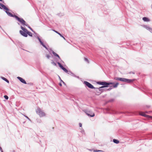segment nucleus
I'll return each mask as SVG.
<instances>
[{
	"label": "nucleus",
	"instance_id": "nucleus-27",
	"mask_svg": "<svg viewBox=\"0 0 152 152\" xmlns=\"http://www.w3.org/2000/svg\"><path fill=\"white\" fill-rule=\"evenodd\" d=\"M79 126L80 127H81L82 126V124L81 123H80L79 124Z\"/></svg>",
	"mask_w": 152,
	"mask_h": 152
},
{
	"label": "nucleus",
	"instance_id": "nucleus-40",
	"mask_svg": "<svg viewBox=\"0 0 152 152\" xmlns=\"http://www.w3.org/2000/svg\"><path fill=\"white\" fill-rule=\"evenodd\" d=\"M101 88H100V91H101Z\"/></svg>",
	"mask_w": 152,
	"mask_h": 152
},
{
	"label": "nucleus",
	"instance_id": "nucleus-35",
	"mask_svg": "<svg viewBox=\"0 0 152 152\" xmlns=\"http://www.w3.org/2000/svg\"><path fill=\"white\" fill-rule=\"evenodd\" d=\"M136 80V79L134 78V79H133L134 82L135 80Z\"/></svg>",
	"mask_w": 152,
	"mask_h": 152
},
{
	"label": "nucleus",
	"instance_id": "nucleus-33",
	"mask_svg": "<svg viewBox=\"0 0 152 152\" xmlns=\"http://www.w3.org/2000/svg\"><path fill=\"white\" fill-rule=\"evenodd\" d=\"M145 112L146 113H149V112H148L147 111H146Z\"/></svg>",
	"mask_w": 152,
	"mask_h": 152
},
{
	"label": "nucleus",
	"instance_id": "nucleus-25",
	"mask_svg": "<svg viewBox=\"0 0 152 152\" xmlns=\"http://www.w3.org/2000/svg\"><path fill=\"white\" fill-rule=\"evenodd\" d=\"M100 151V150H96V151H94V152H99V151Z\"/></svg>",
	"mask_w": 152,
	"mask_h": 152
},
{
	"label": "nucleus",
	"instance_id": "nucleus-18",
	"mask_svg": "<svg viewBox=\"0 0 152 152\" xmlns=\"http://www.w3.org/2000/svg\"><path fill=\"white\" fill-rule=\"evenodd\" d=\"M12 17L15 18L18 20L19 19V18L18 16L15 15H13V16H12Z\"/></svg>",
	"mask_w": 152,
	"mask_h": 152
},
{
	"label": "nucleus",
	"instance_id": "nucleus-7",
	"mask_svg": "<svg viewBox=\"0 0 152 152\" xmlns=\"http://www.w3.org/2000/svg\"><path fill=\"white\" fill-rule=\"evenodd\" d=\"M143 27L152 33V28L147 25H145Z\"/></svg>",
	"mask_w": 152,
	"mask_h": 152
},
{
	"label": "nucleus",
	"instance_id": "nucleus-38",
	"mask_svg": "<svg viewBox=\"0 0 152 152\" xmlns=\"http://www.w3.org/2000/svg\"><path fill=\"white\" fill-rule=\"evenodd\" d=\"M133 114H134V112Z\"/></svg>",
	"mask_w": 152,
	"mask_h": 152
},
{
	"label": "nucleus",
	"instance_id": "nucleus-36",
	"mask_svg": "<svg viewBox=\"0 0 152 152\" xmlns=\"http://www.w3.org/2000/svg\"><path fill=\"white\" fill-rule=\"evenodd\" d=\"M59 85H60L61 86H62V85H61V83H60Z\"/></svg>",
	"mask_w": 152,
	"mask_h": 152
},
{
	"label": "nucleus",
	"instance_id": "nucleus-3",
	"mask_svg": "<svg viewBox=\"0 0 152 152\" xmlns=\"http://www.w3.org/2000/svg\"><path fill=\"white\" fill-rule=\"evenodd\" d=\"M36 112L40 117H43L45 115V113L42 111L39 108H37L36 110Z\"/></svg>",
	"mask_w": 152,
	"mask_h": 152
},
{
	"label": "nucleus",
	"instance_id": "nucleus-39",
	"mask_svg": "<svg viewBox=\"0 0 152 152\" xmlns=\"http://www.w3.org/2000/svg\"><path fill=\"white\" fill-rule=\"evenodd\" d=\"M2 0H0V1H2Z\"/></svg>",
	"mask_w": 152,
	"mask_h": 152
},
{
	"label": "nucleus",
	"instance_id": "nucleus-19",
	"mask_svg": "<svg viewBox=\"0 0 152 152\" xmlns=\"http://www.w3.org/2000/svg\"><path fill=\"white\" fill-rule=\"evenodd\" d=\"M28 34L29 36L32 37V34L31 32L28 31L27 33V35Z\"/></svg>",
	"mask_w": 152,
	"mask_h": 152
},
{
	"label": "nucleus",
	"instance_id": "nucleus-32",
	"mask_svg": "<svg viewBox=\"0 0 152 152\" xmlns=\"http://www.w3.org/2000/svg\"><path fill=\"white\" fill-rule=\"evenodd\" d=\"M146 107L147 108H149L150 107V106H148V105H147L146 106Z\"/></svg>",
	"mask_w": 152,
	"mask_h": 152
},
{
	"label": "nucleus",
	"instance_id": "nucleus-6",
	"mask_svg": "<svg viewBox=\"0 0 152 152\" xmlns=\"http://www.w3.org/2000/svg\"><path fill=\"white\" fill-rule=\"evenodd\" d=\"M86 114L90 117H94L95 116L94 113L92 111H87L85 112Z\"/></svg>",
	"mask_w": 152,
	"mask_h": 152
},
{
	"label": "nucleus",
	"instance_id": "nucleus-13",
	"mask_svg": "<svg viewBox=\"0 0 152 152\" xmlns=\"http://www.w3.org/2000/svg\"><path fill=\"white\" fill-rule=\"evenodd\" d=\"M18 20L20 21L23 24L26 25V22L23 19L19 18V19H18Z\"/></svg>",
	"mask_w": 152,
	"mask_h": 152
},
{
	"label": "nucleus",
	"instance_id": "nucleus-26",
	"mask_svg": "<svg viewBox=\"0 0 152 152\" xmlns=\"http://www.w3.org/2000/svg\"><path fill=\"white\" fill-rule=\"evenodd\" d=\"M53 31H54V32H56V33H57V34H58L59 33L58 32V31H57L55 30H53Z\"/></svg>",
	"mask_w": 152,
	"mask_h": 152
},
{
	"label": "nucleus",
	"instance_id": "nucleus-14",
	"mask_svg": "<svg viewBox=\"0 0 152 152\" xmlns=\"http://www.w3.org/2000/svg\"><path fill=\"white\" fill-rule=\"evenodd\" d=\"M21 28L23 30L22 31H24L25 32H26L28 33V30L25 28L23 27L22 26H21Z\"/></svg>",
	"mask_w": 152,
	"mask_h": 152
},
{
	"label": "nucleus",
	"instance_id": "nucleus-30",
	"mask_svg": "<svg viewBox=\"0 0 152 152\" xmlns=\"http://www.w3.org/2000/svg\"><path fill=\"white\" fill-rule=\"evenodd\" d=\"M42 46L44 47H45V48L46 49H47V48H46V47L45 46L44 44L42 45Z\"/></svg>",
	"mask_w": 152,
	"mask_h": 152
},
{
	"label": "nucleus",
	"instance_id": "nucleus-2",
	"mask_svg": "<svg viewBox=\"0 0 152 152\" xmlns=\"http://www.w3.org/2000/svg\"><path fill=\"white\" fill-rule=\"evenodd\" d=\"M115 79L117 80L120 81L127 83H130L132 81V80L125 78H124L116 77L115 78Z\"/></svg>",
	"mask_w": 152,
	"mask_h": 152
},
{
	"label": "nucleus",
	"instance_id": "nucleus-28",
	"mask_svg": "<svg viewBox=\"0 0 152 152\" xmlns=\"http://www.w3.org/2000/svg\"><path fill=\"white\" fill-rule=\"evenodd\" d=\"M52 63L54 65H55V66L56 65V64L55 63H54V62H52Z\"/></svg>",
	"mask_w": 152,
	"mask_h": 152
},
{
	"label": "nucleus",
	"instance_id": "nucleus-42",
	"mask_svg": "<svg viewBox=\"0 0 152 152\" xmlns=\"http://www.w3.org/2000/svg\"><path fill=\"white\" fill-rule=\"evenodd\" d=\"M0 8H1L0 7Z\"/></svg>",
	"mask_w": 152,
	"mask_h": 152
},
{
	"label": "nucleus",
	"instance_id": "nucleus-1",
	"mask_svg": "<svg viewBox=\"0 0 152 152\" xmlns=\"http://www.w3.org/2000/svg\"><path fill=\"white\" fill-rule=\"evenodd\" d=\"M97 83L99 84L104 86H102L99 87V88H98V89H99L100 91V88H102L104 87H107L108 86L110 85H113V88H116L119 85V83H116L115 84L114 83L111 82L108 83L106 82H98Z\"/></svg>",
	"mask_w": 152,
	"mask_h": 152
},
{
	"label": "nucleus",
	"instance_id": "nucleus-37",
	"mask_svg": "<svg viewBox=\"0 0 152 152\" xmlns=\"http://www.w3.org/2000/svg\"><path fill=\"white\" fill-rule=\"evenodd\" d=\"M133 86H134H134H135V85L134 84V85H133Z\"/></svg>",
	"mask_w": 152,
	"mask_h": 152
},
{
	"label": "nucleus",
	"instance_id": "nucleus-16",
	"mask_svg": "<svg viewBox=\"0 0 152 152\" xmlns=\"http://www.w3.org/2000/svg\"><path fill=\"white\" fill-rule=\"evenodd\" d=\"M9 11H6V12L7 13V14L9 15V16L12 17L13 16V15L10 12H8Z\"/></svg>",
	"mask_w": 152,
	"mask_h": 152
},
{
	"label": "nucleus",
	"instance_id": "nucleus-17",
	"mask_svg": "<svg viewBox=\"0 0 152 152\" xmlns=\"http://www.w3.org/2000/svg\"><path fill=\"white\" fill-rule=\"evenodd\" d=\"M113 142L114 143H116V144H118L119 142V141H118V140H117L115 139H114L113 140Z\"/></svg>",
	"mask_w": 152,
	"mask_h": 152
},
{
	"label": "nucleus",
	"instance_id": "nucleus-24",
	"mask_svg": "<svg viewBox=\"0 0 152 152\" xmlns=\"http://www.w3.org/2000/svg\"><path fill=\"white\" fill-rule=\"evenodd\" d=\"M46 57L47 58H49L50 57V56L49 54H46Z\"/></svg>",
	"mask_w": 152,
	"mask_h": 152
},
{
	"label": "nucleus",
	"instance_id": "nucleus-4",
	"mask_svg": "<svg viewBox=\"0 0 152 152\" xmlns=\"http://www.w3.org/2000/svg\"><path fill=\"white\" fill-rule=\"evenodd\" d=\"M139 115L141 116L147 118L148 119H152V116L147 115L143 112H141L140 113Z\"/></svg>",
	"mask_w": 152,
	"mask_h": 152
},
{
	"label": "nucleus",
	"instance_id": "nucleus-9",
	"mask_svg": "<svg viewBox=\"0 0 152 152\" xmlns=\"http://www.w3.org/2000/svg\"><path fill=\"white\" fill-rule=\"evenodd\" d=\"M20 34L23 36L25 37H27V33L26 32H25L24 31L21 30H20Z\"/></svg>",
	"mask_w": 152,
	"mask_h": 152
},
{
	"label": "nucleus",
	"instance_id": "nucleus-23",
	"mask_svg": "<svg viewBox=\"0 0 152 152\" xmlns=\"http://www.w3.org/2000/svg\"><path fill=\"white\" fill-rule=\"evenodd\" d=\"M61 37H63L64 39H65V38L61 34H60L59 33H58V34Z\"/></svg>",
	"mask_w": 152,
	"mask_h": 152
},
{
	"label": "nucleus",
	"instance_id": "nucleus-5",
	"mask_svg": "<svg viewBox=\"0 0 152 152\" xmlns=\"http://www.w3.org/2000/svg\"><path fill=\"white\" fill-rule=\"evenodd\" d=\"M84 84L88 87H89L90 88H91V89H98V88H94V86L91 85V83H89V82H87V81H84Z\"/></svg>",
	"mask_w": 152,
	"mask_h": 152
},
{
	"label": "nucleus",
	"instance_id": "nucleus-11",
	"mask_svg": "<svg viewBox=\"0 0 152 152\" xmlns=\"http://www.w3.org/2000/svg\"><path fill=\"white\" fill-rule=\"evenodd\" d=\"M142 20L144 22H148L150 21L149 18L147 17H143L142 18Z\"/></svg>",
	"mask_w": 152,
	"mask_h": 152
},
{
	"label": "nucleus",
	"instance_id": "nucleus-34",
	"mask_svg": "<svg viewBox=\"0 0 152 152\" xmlns=\"http://www.w3.org/2000/svg\"><path fill=\"white\" fill-rule=\"evenodd\" d=\"M111 89V88H109L107 89L108 90H110Z\"/></svg>",
	"mask_w": 152,
	"mask_h": 152
},
{
	"label": "nucleus",
	"instance_id": "nucleus-31",
	"mask_svg": "<svg viewBox=\"0 0 152 152\" xmlns=\"http://www.w3.org/2000/svg\"><path fill=\"white\" fill-rule=\"evenodd\" d=\"M38 40H39V42H40V41H42L39 38V37H38Z\"/></svg>",
	"mask_w": 152,
	"mask_h": 152
},
{
	"label": "nucleus",
	"instance_id": "nucleus-20",
	"mask_svg": "<svg viewBox=\"0 0 152 152\" xmlns=\"http://www.w3.org/2000/svg\"><path fill=\"white\" fill-rule=\"evenodd\" d=\"M5 81H6L8 83H9V81L7 80V79L6 78L4 77H3L2 78Z\"/></svg>",
	"mask_w": 152,
	"mask_h": 152
},
{
	"label": "nucleus",
	"instance_id": "nucleus-22",
	"mask_svg": "<svg viewBox=\"0 0 152 152\" xmlns=\"http://www.w3.org/2000/svg\"><path fill=\"white\" fill-rule=\"evenodd\" d=\"M84 59L85 61H87L88 63H89V61L87 58H85Z\"/></svg>",
	"mask_w": 152,
	"mask_h": 152
},
{
	"label": "nucleus",
	"instance_id": "nucleus-15",
	"mask_svg": "<svg viewBox=\"0 0 152 152\" xmlns=\"http://www.w3.org/2000/svg\"><path fill=\"white\" fill-rule=\"evenodd\" d=\"M52 53L55 56L58 57V58L59 59H61L60 57L58 56V54H57V53H55L53 51L52 52Z\"/></svg>",
	"mask_w": 152,
	"mask_h": 152
},
{
	"label": "nucleus",
	"instance_id": "nucleus-8",
	"mask_svg": "<svg viewBox=\"0 0 152 152\" xmlns=\"http://www.w3.org/2000/svg\"><path fill=\"white\" fill-rule=\"evenodd\" d=\"M57 64L59 66L62 70H63L66 73H67L68 72V70L64 68L59 62H58Z\"/></svg>",
	"mask_w": 152,
	"mask_h": 152
},
{
	"label": "nucleus",
	"instance_id": "nucleus-12",
	"mask_svg": "<svg viewBox=\"0 0 152 152\" xmlns=\"http://www.w3.org/2000/svg\"><path fill=\"white\" fill-rule=\"evenodd\" d=\"M0 6L4 9L6 11H9V10L7 7L4 5L0 3Z\"/></svg>",
	"mask_w": 152,
	"mask_h": 152
},
{
	"label": "nucleus",
	"instance_id": "nucleus-10",
	"mask_svg": "<svg viewBox=\"0 0 152 152\" xmlns=\"http://www.w3.org/2000/svg\"><path fill=\"white\" fill-rule=\"evenodd\" d=\"M17 78L18 79H19L20 80V81L21 82H22L24 84H26V82L22 78L19 77H17Z\"/></svg>",
	"mask_w": 152,
	"mask_h": 152
},
{
	"label": "nucleus",
	"instance_id": "nucleus-41",
	"mask_svg": "<svg viewBox=\"0 0 152 152\" xmlns=\"http://www.w3.org/2000/svg\"><path fill=\"white\" fill-rule=\"evenodd\" d=\"M133 74H134V73H133Z\"/></svg>",
	"mask_w": 152,
	"mask_h": 152
},
{
	"label": "nucleus",
	"instance_id": "nucleus-21",
	"mask_svg": "<svg viewBox=\"0 0 152 152\" xmlns=\"http://www.w3.org/2000/svg\"><path fill=\"white\" fill-rule=\"evenodd\" d=\"M4 97L6 99H8V97L7 95L4 96Z\"/></svg>",
	"mask_w": 152,
	"mask_h": 152
},
{
	"label": "nucleus",
	"instance_id": "nucleus-29",
	"mask_svg": "<svg viewBox=\"0 0 152 152\" xmlns=\"http://www.w3.org/2000/svg\"><path fill=\"white\" fill-rule=\"evenodd\" d=\"M41 44L42 45H44V44L43 43V42H42V41H40V42Z\"/></svg>",
	"mask_w": 152,
	"mask_h": 152
}]
</instances>
